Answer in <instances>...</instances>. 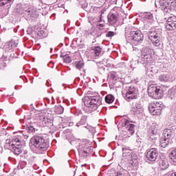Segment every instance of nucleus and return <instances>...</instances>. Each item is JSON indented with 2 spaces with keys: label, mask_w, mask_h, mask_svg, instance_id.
<instances>
[{
  "label": "nucleus",
  "mask_w": 176,
  "mask_h": 176,
  "mask_svg": "<svg viewBox=\"0 0 176 176\" xmlns=\"http://www.w3.org/2000/svg\"><path fill=\"white\" fill-rule=\"evenodd\" d=\"M155 6H158L164 12V14H173L176 11V0H160L155 1Z\"/></svg>",
  "instance_id": "obj_2"
},
{
  "label": "nucleus",
  "mask_w": 176,
  "mask_h": 176,
  "mask_svg": "<svg viewBox=\"0 0 176 176\" xmlns=\"http://www.w3.org/2000/svg\"><path fill=\"white\" fill-rule=\"evenodd\" d=\"M18 43L12 40L7 42L4 45L5 54L1 58V61H10L12 58H14V49L17 47Z\"/></svg>",
  "instance_id": "obj_4"
},
{
  "label": "nucleus",
  "mask_w": 176,
  "mask_h": 176,
  "mask_svg": "<svg viewBox=\"0 0 176 176\" xmlns=\"http://www.w3.org/2000/svg\"><path fill=\"white\" fill-rule=\"evenodd\" d=\"M54 112L56 115H61L64 113V107L60 104L54 107Z\"/></svg>",
  "instance_id": "obj_26"
},
{
  "label": "nucleus",
  "mask_w": 176,
  "mask_h": 176,
  "mask_svg": "<svg viewBox=\"0 0 176 176\" xmlns=\"http://www.w3.org/2000/svg\"><path fill=\"white\" fill-rule=\"evenodd\" d=\"M17 12L19 14H28L30 17H35L36 8L30 6V4H18Z\"/></svg>",
  "instance_id": "obj_7"
},
{
  "label": "nucleus",
  "mask_w": 176,
  "mask_h": 176,
  "mask_svg": "<svg viewBox=\"0 0 176 176\" xmlns=\"http://www.w3.org/2000/svg\"><path fill=\"white\" fill-rule=\"evenodd\" d=\"M30 144L40 152H46L49 149V142L43 136H34L30 139Z\"/></svg>",
  "instance_id": "obj_5"
},
{
  "label": "nucleus",
  "mask_w": 176,
  "mask_h": 176,
  "mask_svg": "<svg viewBox=\"0 0 176 176\" xmlns=\"http://www.w3.org/2000/svg\"><path fill=\"white\" fill-rule=\"evenodd\" d=\"M131 112L133 115H140V113H142V112H144V109L140 104L133 103L132 105Z\"/></svg>",
  "instance_id": "obj_16"
},
{
  "label": "nucleus",
  "mask_w": 176,
  "mask_h": 176,
  "mask_svg": "<svg viewBox=\"0 0 176 176\" xmlns=\"http://www.w3.org/2000/svg\"><path fill=\"white\" fill-rule=\"evenodd\" d=\"M75 64H76V68H77V69H79V70L82 69V68L85 67V63H83V61L82 60L76 61Z\"/></svg>",
  "instance_id": "obj_32"
},
{
  "label": "nucleus",
  "mask_w": 176,
  "mask_h": 176,
  "mask_svg": "<svg viewBox=\"0 0 176 176\" xmlns=\"http://www.w3.org/2000/svg\"><path fill=\"white\" fill-rule=\"evenodd\" d=\"M21 142H23V140L19 137L14 138L12 140H6L4 148L11 151L14 155H19L23 152Z\"/></svg>",
  "instance_id": "obj_3"
},
{
  "label": "nucleus",
  "mask_w": 176,
  "mask_h": 176,
  "mask_svg": "<svg viewBox=\"0 0 176 176\" xmlns=\"http://www.w3.org/2000/svg\"><path fill=\"white\" fill-rule=\"evenodd\" d=\"M148 96L154 100H160L163 97V90L156 85H151L148 87Z\"/></svg>",
  "instance_id": "obj_8"
},
{
  "label": "nucleus",
  "mask_w": 176,
  "mask_h": 176,
  "mask_svg": "<svg viewBox=\"0 0 176 176\" xmlns=\"http://www.w3.org/2000/svg\"><path fill=\"white\" fill-rule=\"evenodd\" d=\"M98 21H99V23H101L102 21V14H100V20Z\"/></svg>",
  "instance_id": "obj_45"
},
{
  "label": "nucleus",
  "mask_w": 176,
  "mask_h": 176,
  "mask_svg": "<svg viewBox=\"0 0 176 176\" xmlns=\"http://www.w3.org/2000/svg\"><path fill=\"white\" fill-rule=\"evenodd\" d=\"M28 131H30V133H34L35 128H34V126H28Z\"/></svg>",
  "instance_id": "obj_40"
},
{
  "label": "nucleus",
  "mask_w": 176,
  "mask_h": 176,
  "mask_svg": "<svg viewBox=\"0 0 176 176\" xmlns=\"http://www.w3.org/2000/svg\"><path fill=\"white\" fill-rule=\"evenodd\" d=\"M144 55H141V61L146 64H151L152 61H153V58L152 57V54H145V52L143 54Z\"/></svg>",
  "instance_id": "obj_21"
},
{
  "label": "nucleus",
  "mask_w": 176,
  "mask_h": 176,
  "mask_svg": "<svg viewBox=\"0 0 176 176\" xmlns=\"http://www.w3.org/2000/svg\"><path fill=\"white\" fill-rule=\"evenodd\" d=\"M116 176H124L122 172H118Z\"/></svg>",
  "instance_id": "obj_43"
},
{
  "label": "nucleus",
  "mask_w": 176,
  "mask_h": 176,
  "mask_svg": "<svg viewBox=\"0 0 176 176\" xmlns=\"http://www.w3.org/2000/svg\"><path fill=\"white\" fill-rule=\"evenodd\" d=\"M144 19L148 22V25L146 23V22H144V28H149V26L153 23V14L151 12H146L144 14Z\"/></svg>",
  "instance_id": "obj_18"
},
{
  "label": "nucleus",
  "mask_w": 176,
  "mask_h": 176,
  "mask_svg": "<svg viewBox=\"0 0 176 176\" xmlns=\"http://www.w3.org/2000/svg\"><path fill=\"white\" fill-rule=\"evenodd\" d=\"M162 107L163 105L159 102H152L148 106V110L153 116H160L162 115Z\"/></svg>",
  "instance_id": "obj_11"
},
{
  "label": "nucleus",
  "mask_w": 176,
  "mask_h": 176,
  "mask_svg": "<svg viewBox=\"0 0 176 176\" xmlns=\"http://www.w3.org/2000/svg\"><path fill=\"white\" fill-rule=\"evenodd\" d=\"M37 118L41 121L44 122V123L46 124V123H49V119L46 118V113L41 112L38 116Z\"/></svg>",
  "instance_id": "obj_25"
},
{
  "label": "nucleus",
  "mask_w": 176,
  "mask_h": 176,
  "mask_svg": "<svg viewBox=\"0 0 176 176\" xmlns=\"http://www.w3.org/2000/svg\"><path fill=\"white\" fill-rule=\"evenodd\" d=\"M168 160L166 157H162L159 160V166L161 170H167L168 168Z\"/></svg>",
  "instance_id": "obj_19"
},
{
  "label": "nucleus",
  "mask_w": 176,
  "mask_h": 176,
  "mask_svg": "<svg viewBox=\"0 0 176 176\" xmlns=\"http://www.w3.org/2000/svg\"><path fill=\"white\" fill-rule=\"evenodd\" d=\"M110 79L114 80V82H116V80H120L122 78L118 76V74H116V72H112L110 73Z\"/></svg>",
  "instance_id": "obj_29"
},
{
  "label": "nucleus",
  "mask_w": 176,
  "mask_h": 176,
  "mask_svg": "<svg viewBox=\"0 0 176 176\" xmlns=\"http://www.w3.org/2000/svg\"><path fill=\"white\" fill-rule=\"evenodd\" d=\"M115 35V32H112V31H110V32H108V33L107 34L106 36L107 38H112V36H113Z\"/></svg>",
  "instance_id": "obj_39"
},
{
  "label": "nucleus",
  "mask_w": 176,
  "mask_h": 176,
  "mask_svg": "<svg viewBox=\"0 0 176 176\" xmlns=\"http://www.w3.org/2000/svg\"><path fill=\"white\" fill-rule=\"evenodd\" d=\"M113 101H115V98L113 97V96H112V95H107L105 97V102L107 104H112V102H113Z\"/></svg>",
  "instance_id": "obj_30"
},
{
  "label": "nucleus",
  "mask_w": 176,
  "mask_h": 176,
  "mask_svg": "<svg viewBox=\"0 0 176 176\" xmlns=\"http://www.w3.org/2000/svg\"><path fill=\"white\" fill-rule=\"evenodd\" d=\"M63 60H64V63H66L67 64H69V63H71L72 60H71V57L68 55H65L64 56H63Z\"/></svg>",
  "instance_id": "obj_35"
},
{
  "label": "nucleus",
  "mask_w": 176,
  "mask_h": 176,
  "mask_svg": "<svg viewBox=\"0 0 176 176\" xmlns=\"http://www.w3.org/2000/svg\"><path fill=\"white\" fill-rule=\"evenodd\" d=\"M119 20V14L109 13L107 16L108 23L111 24V25H113V24H116L118 21Z\"/></svg>",
  "instance_id": "obj_17"
},
{
  "label": "nucleus",
  "mask_w": 176,
  "mask_h": 176,
  "mask_svg": "<svg viewBox=\"0 0 176 176\" xmlns=\"http://www.w3.org/2000/svg\"><path fill=\"white\" fill-rule=\"evenodd\" d=\"M81 75H82V76H85V72H84V73L83 74H81Z\"/></svg>",
  "instance_id": "obj_46"
},
{
  "label": "nucleus",
  "mask_w": 176,
  "mask_h": 176,
  "mask_svg": "<svg viewBox=\"0 0 176 176\" xmlns=\"http://www.w3.org/2000/svg\"><path fill=\"white\" fill-rule=\"evenodd\" d=\"M166 29L168 31H173V30L176 29V16H169L167 19V23L166 24Z\"/></svg>",
  "instance_id": "obj_15"
},
{
  "label": "nucleus",
  "mask_w": 176,
  "mask_h": 176,
  "mask_svg": "<svg viewBox=\"0 0 176 176\" xmlns=\"http://www.w3.org/2000/svg\"><path fill=\"white\" fill-rule=\"evenodd\" d=\"M173 134V131L171 129H165L163 131V137L160 139V145L162 148H166L167 145H168V142L170 141V138H171V135Z\"/></svg>",
  "instance_id": "obj_12"
},
{
  "label": "nucleus",
  "mask_w": 176,
  "mask_h": 176,
  "mask_svg": "<svg viewBox=\"0 0 176 176\" xmlns=\"http://www.w3.org/2000/svg\"><path fill=\"white\" fill-rule=\"evenodd\" d=\"M92 53L95 56V57H98L100 54H101V52L102 49L100 46L92 47Z\"/></svg>",
  "instance_id": "obj_24"
},
{
  "label": "nucleus",
  "mask_w": 176,
  "mask_h": 176,
  "mask_svg": "<svg viewBox=\"0 0 176 176\" xmlns=\"http://www.w3.org/2000/svg\"><path fill=\"white\" fill-rule=\"evenodd\" d=\"M157 34V31H151L148 32V39H150L151 38H152L153 36H154L155 35Z\"/></svg>",
  "instance_id": "obj_37"
},
{
  "label": "nucleus",
  "mask_w": 176,
  "mask_h": 176,
  "mask_svg": "<svg viewBox=\"0 0 176 176\" xmlns=\"http://www.w3.org/2000/svg\"><path fill=\"white\" fill-rule=\"evenodd\" d=\"M160 82H168L170 80V75L168 74H162L159 77Z\"/></svg>",
  "instance_id": "obj_27"
},
{
  "label": "nucleus",
  "mask_w": 176,
  "mask_h": 176,
  "mask_svg": "<svg viewBox=\"0 0 176 176\" xmlns=\"http://www.w3.org/2000/svg\"><path fill=\"white\" fill-rule=\"evenodd\" d=\"M175 96H176V93H175V91H173V92L172 93V94H170V95L169 96V98H170V100H174V98H175Z\"/></svg>",
  "instance_id": "obj_41"
},
{
  "label": "nucleus",
  "mask_w": 176,
  "mask_h": 176,
  "mask_svg": "<svg viewBox=\"0 0 176 176\" xmlns=\"http://www.w3.org/2000/svg\"><path fill=\"white\" fill-rule=\"evenodd\" d=\"M169 157L173 163H176V148L170 152Z\"/></svg>",
  "instance_id": "obj_31"
},
{
  "label": "nucleus",
  "mask_w": 176,
  "mask_h": 176,
  "mask_svg": "<svg viewBox=\"0 0 176 176\" xmlns=\"http://www.w3.org/2000/svg\"><path fill=\"white\" fill-rule=\"evenodd\" d=\"M81 167H83V165H81Z\"/></svg>",
  "instance_id": "obj_48"
},
{
  "label": "nucleus",
  "mask_w": 176,
  "mask_h": 176,
  "mask_svg": "<svg viewBox=\"0 0 176 176\" xmlns=\"http://www.w3.org/2000/svg\"><path fill=\"white\" fill-rule=\"evenodd\" d=\"M14 0H0V6H5L8 3H12Z\"/></svg>",
  "instance_id": "obj_34"
},
{
  "label": "nucleus",
  "mask_w": 176,
  "mask_h": 176,
  "mask_svg": "<svg viewBox=\"0 0 176 176\" xmlns=\"http://www.w3.org/2000/svg\"><path fill=\"white\" fill-rule=\"evenodd\" d=\"M87 124V116H82L80 120L76 124V127H80L85 126V129H87L86 126Z\"/></svg>",
  "instance_id": "obj_22"
},
{
  "label": "nucleus",
  "mask_w": 176,
  "mask_h": 176,
  "mask_svg": "<svg viewBox=\"0 0 176 176\" xmlns=\"http://www.w3.org/2000/svg\"><path fill=\"white\" fill-rule=\"evenodd\" d=\"M130 157H131V160L132 163H134L135 164H136L138 160V156L137 155V153L132 152L130 154Z\"/></svg>",
  "instance_id": "obj_28"
},
{
  "label": "nucleus",
  "mask_w": 176,
  "mask_h": 176,
  "mask_svg": "<svg viewBox=\"0 0 176 176\" xmlns=\"http://www.w3.org/2000/svg\"><path fill=\"white\" fill-rule=\"evenodd\" d=\"M125 38L128 43H141L144 41V34L140 30H133L125 34Z\"/></svg>",
  "instance_id": "obj_6"
},
{
  "label": "nucleus",
  "mask_w": 176,
  "mask_h": 176,
  "mask_svg": "<svg viewBox=\"0 0 176 176\" xmlns=\"http://www.w3.org/2000/svg\"><path fill=\"white\" fill-rule=\"evenodd\" d=\"M82 148V146H79L78 149V155L79 156H81V157H87V155H89V152H90V147Z\"/></svg>",
  "instance_id": "obj_20"
},
{
  "label": "nucleus",
  "mask_w": 176,
  "mask_h": 176,
  "mask_svg": "<svg viewBox=\"0 0 176 176\" xmlns=\"http://www.w3.org/2000/svg\"><path fill=\"white\" fill-rule=\"evenodd\" d=\"M80 3L82 8H87V3L86 2V0H82V1H80Z\"/></svg>",
  "instance_id": "obj_38"
},
{
  "label": "nucleus",
  "mask_w": 176,
  "mask_h": 176,
  "mask_svg": "<svg viewBox=\"0 0 176 176\" xmlns=\"http://www.w3.org/2000/svg\"><path fill=\"white\" fill-rule=\"evenodd\" d=\"M138 97V89L134 86L126 87V94L124 96V99L130 102L131 100H137Z\"/></svg>",
  "instance_id": "obj_9"
},
{
  "label": "nucleus",
  "mask_w": 176,
  "mask_h": 176,
  "mask_svg": "<svg viewBox=\"0 0 176 176\" xmlns=\"http://www.w3.org/2000/svg\"><path fill=\"white\" fill-rule=\"evenodd\" d=\"M102 104V98L100 96H87L84 100V105L86 107L87 111L89 112H94L100 105Z\"/></svg>",
  "instance_id": "obj_1"
},
{
  "label": "nucleus",
  "mask_w": 176,
  "mask_h": 176,
  "mask_svg": "<svg viewBox=\"0 0 176 176\" xmlns=\"http://www.w3.org/2000/svg\"><path fill=\"white\" fill-rule=\"evenodd\" d=\"M149 39L152 41V43L154 46L159 47L160 45V37L159 36V34L153 36Z\"/></svg>",
  "instance_id": "obj_23"
},
{
  "label": "nucleus",
  "mask_w": 176,
  "mask_h": 176,
  "mask_svg": "<svg viewBox=\"0 0 176 176\" xmlns=\"http://www.w3.org/2000/svg\"><path fill=\"white\" fill-rule=\"evenodd\" d=\"M144 53L145 54H152V50H151L148 47H144L142 50L141 55H144Z\"/></svg>",
  "instance_id": "obj_33"
},
{
  "label": "nucleus",
  "mask_w": 176,
  "mask_h": 176,
  "mask_svg": "<svg viewBox=\"0 0 176 176\" xmlns=\"http://www.w3.org/2000/svg\"><path fill=\"white\" fill-rule=\"evenodd\" d=\"M3 152V148L2 147V145L0 143V153H2Z\"/></svg>",
  "instance_id": "obj_44"
},
{
  "label": "nucleus",
  "mask_w": 176,
  "mask_h": 176,
  "mask_svg": "<svg viewBox=\"0 0 176 176\" xmlns=\"http://www.w3.org/2000/svg\"><path fill=\"white\" fill-rule=\"evenodd\" d=\"M20 164L23 165V166H21L20 168H24V167H25V162H21Z\"/></svg>",
  "instance_id": "obj_42"
},
{
  "label": "nucleus",
  "mask_w": 176,
  "mask_h": 176,
  "mask_svg": "<svg viewBox=\"0 0 176 176\" xmlns=\"http://www.w3.org/2000/svg\"><path fill=\"white\" fill-rule=\"evenodd\" d=\"M130 151H131V148H130V147H123L122 148V151H123V156H124L125 153H129V152H130Z\"/></svg>",
  "instance_id": "obj_36"
},
{
  "label": "nucleus",
  "mask_w": 176,
  "mask_h": 176,
  "mask_svg": "<svg viewBox=\"0 0 176 176\" xmlns=\"http://www.w3.org/2000/svg\"><path fill=\"white\" fill-rule=\"evenodd\" d=\"M118 126H121L122 127H125V129L130 133L131 135H133V133H135L134 127H135V126L131 124V121L126 118H122L120 121Z\"/></svg>",
  "instance_id": "obj_13"
},
{
  "label": "nucleus",
  "mask_w": 176,
  "mask_h": 176,
  "mask_svg": "<svg viewBox=\"0 0 176 176\" xmlns=\"http://www.w3.org/2000/svg\"><path fill=\"white\" fill-rule=\"evenodd\" d=\"M27 153H28L27 151H24V154H25V155L27 154Z\"/></svg>",
  "instance_id": "obj_47"
},
{
  "label": "nucleus",
  "mask_w": 176,
  "mask_h": 176,
  "mask_svg": "<svg viewBox=\"0 0 176 176\" xmlns=\"http://www.w3.org/2000/svg\"><path fill=\"white\" fill-rule=\"evenodd\" d=\"M160 130V126L157 123H153L151 127L148 131V141H155L156 140V135Z\"/></svg>",
  "instance_id": "obj_10"
},
{
  "label": "nucleus",
  "mask_w": 176,
  "mask_h": 176,
  "mask_svg": "<svg viewBox=\"0 0 176 176\" xmlns=\"http://www.w3.org/2000/svg\"><path fill=\"white\" fill-rule=\"evenodd\" d=\"M157 156H159L157 148H153L150 150H148L146 154V157L149 162H155L156 159H157Z\"/></svg>",
  "instance_id": "obj_14"
}]
</instances>
